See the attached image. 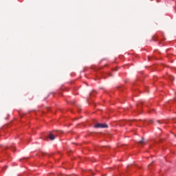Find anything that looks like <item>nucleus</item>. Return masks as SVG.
Returning <instances> with one entry per match:
<instances>
[{
  "mask_svg": "<svg viewBox=\"0 0 176 176\" xmlns=\"http://www.w3.org/2000/svg\"><path fill=\"white\" fill-rule=\"evenodd\" d=\"M95 127L96 129H98V128L105 129V128L108 127V125H107V124H96L95 125Z\"/></svg>",
  "mask_w": 176,
  "mask_h": 176,
  "instance_id": "1",
  "label": "nucleus"
},
{
  "mask_svg": "<svg viewBox=\"0 0 176 176\" xmlns=\"http://www.w3.org/2000/svg\"><path fill=\"white\" fill-rule=\"evenodd\" d=\"M56 137V132L50 133L49 135V138L51 140V141H53Z\"/></svg>",
  "mask_w": 176,
  "mask_h": 176,
  "instance_id": "2",
  "label": "nucleus"
},
{
  "mask_svg": "<svg viewBox=\"0 0 176 176\" xmlns=\"http://www.w3.org/2000/svg\"><path fill=\"white\" fill-rule=\"evenodd\" d=\"M141 142H139V144H141Z\"/></svg>",
  "mask_w": 176,
  "mask_h": 176,
  "instance_id": "3",
  "label": "nucleus"
}]
</instances>
